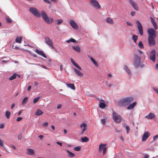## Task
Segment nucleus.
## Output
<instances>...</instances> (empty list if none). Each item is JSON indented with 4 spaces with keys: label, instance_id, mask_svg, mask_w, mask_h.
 I'll return each instance as SVG.
<instances>
[{
    "label": "nucleus",
    "instance_id": "1",
    "mask_svg": "<svg viewBox=\"0 0 158 158\" xmlns=\"http://www.w3.org/2000/svg\"><path fill=\"white\" fill-rule=\"evenodd\" d=\"M133 100L134 99L132 97H127L120 100L118 104L120 106H126L129 105Z\"/></svg>",
    "mask_w": 158,
    "mask_h": 158
},
{
    "label": "nucleus",
    "instance_id": "2",
    "mask_svg": "<svg viewBox=\"0 0 158 158\" xmlns=\"http://www.w3.org/2000/svg\"><path fill=\"white\" fill-rule=\"evenodd\" d=\"M41 15L44 21L47 23L51 24L53 21V19L52 18H49L46 13L43 10L41 11Z\"/></svg>",
    "mask_w": 158,
    "mask_h": 158
},
{
    "label": "nucleus",
    "instance_id": "3",
    "mask_svg": "<svg viewBox=\"0 0 158 158\" xmlns=\"http://www.w3.org/2000/svg\"><path fill=\"white\" fill-rule=\"evenodd\" d=\"M29 10L35 16L38 18L40 17V14L39 11L36 8L34 7H31L30 8Z\"/></svg>",
    "mask_w": 158,
    "mask_h": 158
},
{
    "label": "nucleus",
    "instance_id": "4",
    "mask_svg": "<svg viewBox=\"0 0 158 158\" xmlns=\"http://www.w3.org/2000/svg\"><path fill=\"white\" fill-rule=\"evenodd\" d=\"M113 118L114 120L117 123L121 122L122 120V117L117 114L115 111H113Z\"/></svg>",
    "mask_w": 158,
    "mask_h": 158
},
{
    "label": "nucleus",
    "instance_id": "5",
    "mask_svg": "<svg viewBox=\"0 0 158 158\" xmlns=\"http://www.w3.org/2000/svg\"><path fill=\"white\" fill-rule=\"evenodd\" d=\"M45 43L49 46L51 48L55 49V48L53 45V43L52 40L48 37H46L45 38Z\"/></svg>",
    "mask_w": 158,
    "mask_h": 158
},
{
    "label": "nucleus",
    "instance_id": "6",
    "mask_svg": "<svg viewBox=\"0 0 158 158\" xmlns=\"http://www.w3.org/2000/svg\"><path fill=\"white\" fill-rule=\"evenodd\" d=\"M155 38L151 35H149L148 37V44L150 46H154L155 44Z\"/></svg>",
    "mask_w": 158,
    "mask_h": 158
},
{
    "label": "nucleus",
    "instance_id": "7",
    "mask_svg": "<svg viewBox=\"0 0 158 158\" xmlns=\"http://www.w3.org/2000/svg\"><path fill=\"white\" fill-rule=\"evenodd\" d=\"M135 58L134 62V66L137 67L139 66L140 62V58L137 55H135Z\"/></svg>",
    "mask_w": 158,
    "mask_h": 158
},
{
    "label": "nucleus",
    "instance_id": "8",
    "mask_svg": "<svg viewBox=\"0 0 158 158\" xmlns=\"http://www.w3.org/2000/svg\"><path fill=\"white\" fill-rule=\"evenodd\" d=\"M106 145L105 144H101L99 146V151L101 152L103 150V155H104L106 152Z\"/></svg>",
    "mask_w": 158,
    "mask_h": 158
},
{
    "label": "nucleus",
    "instance_id": "9",
    "mask_svg": "<svg viewBox=\"0 0 158 158\" xmlns=\"http://www.w3.org/2000/svg\"><path fill=\"white\" fill-rule=\"evenodd\" d=\"M106 145L105 144H101L99 146V151L101 152L103 150V155H104L106 152Z\"/></svg>",
    "mask_w": 158,
    "mask_h": 158
},
{
    "label": "nucleus",
    "instance_id": "10",
    "mask_svg": "<svg viewBox=\"0 0 158 158\" xmlns=\"http://www.w3.org/2000/svg\"><path fill=\"white\" fill-rule=\"evenodd\" d=\"M136 23L139 33L140 35H143V29L142 25L140 22L138 20L136 21Z\"/></svg>",
    "mask_w": 158,
    "mask_h": 158
},
{
    "label": "nucleus",
    "instance_id": "11",
    "mask_svg": "<svg viewBox=\"0 0 158 158\" xmlns=\"http://www.w3.org/2000/svg\"><path fill=\"white\" fill-rule=\"evenodd\" d=\"M90 3L95 8L99 9L101 7L98 2L95 0H90Z\"/></svg>",
    "mask_w": 158,
    "mask_h": 158
},
{
    "label": "nucleus",
    "instance_id": "12",
    "mask_svg": "<svg viewBox=\"0 0 158 158\" xmlns=\"http://www.w3.org/2000/svg\"><path fill=\"white\" fill-rule=\"evenodd\" d=\"M150 133L148 131L145 132L142 137V140L143 142L146 141L150 135Z\"/></svg>",
    "mask_w": 158,
    "mask_h": 158
},
{
    "label": "nucleus",
    "instance_id": "13",
    "mask_svg": "<svg viewBox=\"0 0 158 158\" xmlns=\"http://www.w3.org/2000/svg\"><path fill=\"white\" fill-rule=\"evenodd\" d=\"M148 32L149 35L155 37L156 36V31L153 28H150L148 30Z\"/></svg>",
    "mask_w": 158,
    "mask_h": 158
},
{
    "label": "nucleus",
    "instance_id": "14",
    "mask_svg": "<svg viewBox=\"0 0 158 158\" xmlns=\"http://www.w3.org/2000/svg\"><path fill=\"white\" fill-rule=\"evenodd\" d=\"M129 2L135 10L137 11L139 10L138 7L134 1L132 0H129Z\"/></svg>",
    "mask_w": 158,
    "mask_h": 158
},
{
    "label": "nucleus",
    "instance_id": "15",
    "mask_svg": "<svg viewBox=\"0 0 158 158\" xmlns=\"http://www.w3.org/2000/svg\"><path fill=\"white\" fill-rule=\"evenodd\" d=\"M155 51L153 50L151 52V55L150 56V59L152 60L153 62H154L155 60Z\"/></svg>",
    "mask_w": 158,
    "mask_h": 158
},
{
    "label": "nucleus",
    "instance_id": "16",
    "mask_svg": "<svg viewBox=\"0 0 158 158\" xmlns=\"http://www.w3.org/2000/svg\"><path fill=\"white\" fill-rule=\"evenodd\" d=\"M69 23L72 27L75 29H78V27L77 23L73 20H71L69 22Z\"/></svg>",
    "mask_w": 158,
    "mask_h": 158
},
{
    "label": "nucleus",
    "instance_id": "17",
    "mask_svg": "<svg viewBox=\"0 0 158 158\" xmlns=\"http://www.w3.org/2000/svg\"><path fill=\"white\" fill-rule=\"evenodd\" d=\"M155 116V115L154 114L150 113L148 115L145 116V118L148 119H153Z\"/></svg>",
    "mask_w": 158,
    "mask_h": 158
},
{
    "label": "nucleus",
    "instance_id": "18",
    "mask_svg": "<svg viewBox=\"0 0 158 158\" xmlns=\"http://www.w3.org/2000/svg\"><path fill=\"white\" fill-rule=\"evenodd\" d=\"M35 52L38 54L42 56L44 58H47L46 56L44 54V52L43 51L39 50L36 49L35 50Z\"/></svg>",
    "mask_w": 158,
    "mask_h": 158
},
{
    "label": "nucleus",
    "instance_id": "19",
    "mask_svg": "<svg viewBox=\"0 0 158 158\" xmlns=\"http://www.w3.org/2000/svg\"><path fill=\"white\" fill-rule=\"evenodd\" d=\"M71 62L79 70H81L82 69L75 62V61L72 58H70Z\"/></svg>",
    "mask_w": 158,
    "mask_h": 158
},
{
    "label": "nucleus",
    "instance_id": "20",
    "mask_svg": "<svg viewBox=\"0 0 158 158\" xmlns=\"http://www.w3.org/2000/svg\"><path fill=\"white\" fill-rule=\"evenodd\" d=\"M74 70V72L78 76L81 77L83 75V74L80 71L78 70L77 69L74 68L73 69Z\"/></svg>",
    "mask_w": 158,
    "mask_h": 158
},
{
    "label": "nucleus",
    "instance_id": "21",
    "mask_svg": "<svg viewBox=\"0 0 158 158\" xmlns=\"http://www.w3.org/2000/svg\"><path fill=\"white\" fill-rule=\"evenodd\" d=\"M136 105V102H134L131 104H130L129 106L127 107L128 110H131L133 109Z\"/></svg>",
    "mask_w": 158,
    "mask_h": 158
},
{
    "label": "nucleus",
    "instance_id": "22",
    "mask_svg": "<svg viewBox=\"0 0 158 158\" xmlns=\"http://www.w3.org/2000/svg\"><path fill=\"white\" fill-rule=\"evenodd\" d=\"M80 127L82 129V130L81 132V134H82L85 131L86 128V125L85 123H83L80 126Z\"/></svg>",
    "mask_w": 158,
    "mask_h": 158
},
{
    "label": "nucleus",
    "instance_id": "23",
    "mask_svg": "<svg viewBox=\"0 0 158 158\" xmlns=\"http://www.w3.org/2000/svg\"><path fill=\"white\" fill-rule=\"evenodd\" d=\"M27 154L29 155H32L35 154L34 151L32 149L28 148L27 149Z\"/></svg>",
    "mask_w": 158,
    "mask_h": 158
},
{
    "label": "nucleus",
    "instance_id": "24",
    "mask_svg": "<svg viewBox=\"0 0 158 158\" xmlns=\"http://www.w3.org/2000/svg\"><path fill=\"white\" fill-rule=\"evenodd\" d=\"M23 37L22 36L17 37L15 39V42L17 43H21Z\"/></svg>",
    "mask_w": 158,
    "mask_h": 158
},
{
    "label": "nucleus",
    "instance_id": "25",
    "mask_svg": "<svg viewBox=\"0 0 158 158\" xmlns=\"http://www.w3.org/2000/svg\"><path fill=\"white\" fill-rule=\"evenodd\" d=\"M106 22L107 23H109L111 24H113L114 23V22L113 19L109 17H108L106 18Z\"/></svg>",
    "mask_w": 158,
    "mask_h": 158
},
{
    "label": "nucleus",
    "instance_id": "26",
    "mask_svg": "<svg viewBox=\"0 0 158 158\" xmlns=\"http://www.w3.org/2000/svg\"><path fill=\"white\" fill-rule=\"evenodd\" d=\"M72 48L74 50L78 52H80V48L78 46H73Z\"/></svg>",
    "mask_w": 158,
    "mask_h": 158
},
{
    "label": "nucleus",
    "instance_id": "27",
    "mask_svg": "<svg viewBox=\"0 0 158 158\" xmlns=\"http://www.w3.org/2000/svg\"><path fill=\"white\" fill-rule=\"evenodd\" d=\"M43 112L40 109H38L35 113V115L37 116H39L42 114Z\"/></svg>",
    "mask_w": 158,
    "mask_h": 158
},
{
    "label": "nucleus",
    "instance_id": "28",
    "mask_svg": "<svg viewBox=\"0 0 158 158\" xmlns=\"http://www.w3.org/2000/svg\"><path fill=\"white\" fill-rule=\"evenodd\" d=\"M28 100V98L27 97L24 98L22 102V104L23 106H24L27 103Z\"/></svg>",
    "mask_w": 158,
    "mask_h": 158
},
{
    "label": "nucleus",
    "instance_id": "29",
    "mask_svg": "<svg viewBox=\"0 0 158 158\" xmlns=\"http://www.w3.org/2000/svg\"><path fill=\"white\" fill-rule=\"evenodd\" d=\"M124 69L126 71V72L128 74L129 76H130L131 75V72L130 70L129 69L127 66L126 65L124 66Z\"/></svg>",
    "mask_w": 158,
    "mask_h": 158
},
{
    "label": "nucleus",
    "instance_id": "30",
    "mask_svg": "<svg viewBox=\"0 0 158 158\" xmlns=\"http://www.w3.org/2000/svg\"><path fill=\"white\" fill-rule=\"evenodd\" d=\"M67 85L69 88H71L73 90H75V87L74 86V85L73 84H66Z\"/></svg>",
    "mask_w": 158,
    "mask_h": 158
},
{
    "label": "nucleus",
    "instance_id": "31",
    "mask_svg": "<svg viewBox=\"0 0 158 158\" xmlns=\"http://www.w3.org/2000/svg\"><path fill=\"white\" fill-rule=\"evenodd\" d=\"M99 106L100 108L103 109L106 107V104L104 103L100 102L99 103Z\"/></svg>",
    "mask_w": 158,
    "mask_h": 158
},
{
    "label": "nucleus",
    "instance_id": "32",
    "mask_svg": "<svg viewBox=\"0 0 158 158\" xmlns=\"http://www.w3.org/2000/svg\"><path fill=\"white\" fill-rule=\"evenodd\" d=\"M17 76V74H16L15 73L12 76H11L9 78V79L10 80H12L16 78Z\"/></svg>",
    "mask_w": 158,
    "mask_h": 158
},
{
    "label": "nucleus",
    "instance_id": "33",
    "mask_svg": "<svg viewBox=\"0 0 158 158\" xmlns=\"http://www.w3.org/2000/svg\"><path fill=\"white\" fill-rule=\"evenodd\" d=\"M66 151L68 154V156L71 157H73L75 155L74 154L69 151V150H67Z\"/></svg>",
    "mask_w": 158,
    "mask_h": 158
},
{
    "label": "nucleus",
    "instance_id": "34",
    "mask_svg": "<svg viewBox=\"0 0 158 158\" xmlns=\"http://www.w3.org/2000/svg\"><path fill=\"white\" fill-rule=\"evenodd\" d=\"M5 115L7 118H9L10 115V112L9 111H6V112Z\"/></svg>",
    "mask_w": 158,
    "mask_h": 158
},
{
    "label": "nucleus",
    "instance_id": "35",
    "mask_svg": "<svg viewBox=\"0 0 158 158\" xmlns=\"http://www.w3.org/2000/svg\"><path fill=\"white\" fill-rule=\"evenodd\" d=\"M81 141L83 142H85L88 141H89L88 138L85 137L81 138Z\"/></svg>",
    "mask_w": 158,
    "mask_h": 158
},
{
    "label": "nucleus",
    "instance_id": "36",
    "mask_svg": "<svg viewBox=\"0 0 158 158\" xmlns=\"http://www.w3.org/2000/svg\"><path fill=\"white\" fill-rule=\"evenodd\" d=\"M90 59L94 64L96 66H98V65L97 62L92 57H90Z\"/></svg>",
    "mask_w": 158,
    "mask_h": 158
},
{
    "label": "nucleus",
    "instance_id": "37",
    "mask_svg": "<svg viewBox=\"0 0 158 158\" xmlns=\"http://www.w3.org/2000/svg\"><path fill=\"white\" fill-rule=\"evenodd\" d=\"M132 39L134 40V42L136 43V41L138 39V36L136 35H133Z\"/></svg>",
    "mask_w": 158,
    "mask_h": 158
},
{
    "label": "nucleus",
    "instance_id": "38",
    "mask_svg": "<svg viewBox=\"0 0 158 158\" xmlns=\"http://www.w3.org/2000/svg\"><path fill=\"white\" fill-rule=\"evenodd\" d=\"M138 46L139 48H140L141 49H143L144 48V46H143V44L142 42L141 41H140L139 42V43L138 44Z\"/></svg>",
    "mask_w": 158,
    "mask_h": 158
},
{
    "label": "nucleus",
    "instance_id": "39",
    "mask_svg": "<svg viewBox=\"0 0 158 158\" xmlns=\"http://www.w3.org/2000/svg\"><path fill=\"white\" fill-rule=\"evenodd\" d=\"M73 149L76 151H79L81 150V147L80 146H77L74 147Z\"/></svg>",
    "mask_w": 158,
    "mask_h": 158
},
{
    "label": "nucleus",
    "instance_id": "40",
    "mask_svg": "<svg viewBox=\"0 0 158 158\" xmlns=\"http://www.w3.org/2000/svg\"><path fill=\"white\" fill-rule=\"evenodd\" d=\"M40 97H38L37 98H35L33 100V102L34 103H36L40 99Z\"/></svg>",
    "mask_w": 158,
    "mask_h": 158
},
{
    "label": "nucleus",
    "instance_id": "41",
    "mask_svg": "<svg viewBox=\"0 0 158 158\" xmlns=\"http://www.w3.org/2000/svg\"><path fill=\"white\" fill-rule=\"evenodd\" d=\"M106 119V118L105 117L103 119H102L101 120V122L102 124H105Z\"/></svg>",
    "mask_w": 158,
    "mask_h": 158
},
{
    "label": "nucleus",
    "instance_id": "42",
    "mask_svg": "<svg viewBox=\"0 0 158 158\" xmlns=\"http://www.w3.org/2000/svg\"><path fill=\"white\" fill-rule=\"evenodd\" d=\"M6 21L7 23H11L12 21L9 17H7L6 18Z\"/></svg>",
    "mask_w": 158,
    "mask_h": 158
},
{
    "label": "nucleus",
    "instance_id": "43",
    "mask_svg": "<svg viewBox=\"0 0 158 158\" xmlns=\"http://www.w3.org/2000/svg\"><path fill=\"white\" fill-rule=\"evenodd\" d=\"M56 21H57V24H60L63 22L62 20V19H59V20H56Z\"/></svg>",
    "mask_w": 158,
    "mask_h": 158
},
{
    "label": "nucleus",
    "instance_id": "44",
    "mask_svg": "<svg viewBox=\"0 0 158 158\" xmlns=\"http://www.w3.org/2000/svg\"><path fill=\"white\" fill-rule=\"evenodd\" d=\"M4 145L3 141L0 139V146H3Z\"/></svg>",
    "mask_w": 158,
    "mask_h": 158
},
{
    "label": "nucleus",
    "instance_id": "45",
    "mask_svg": "<svg viewBox=\"0 0 158 158\" xmlns=\"http://www.w3.org/2000/svg\"><path fill=\"white\" fill-rule=\"evenodd\" d=\"M150 19L151 20V22L152 23V24L156 23L155 22V20L152 18V17H150Z\"/></svg>",
    "mask_w": 158,
    "mask_h": 158
},
{
    "label": "nucleus",
    "instance_id": "46",
    "mask_svg": "<svg viewBox=\"0 0 158 158\" xmlns=\"http://www.w3.org/2000/svg\"><path fill=\"white\" fill-rule=\"evenodd\" d=\"M126 129L127 130V133L128 134L129 132L130 127L129 126H127L126 127Z\"/></svg>",
    "mask_w": 158,
    "mask_h": 158
},
{
    "label": "nucleus",
    "instance_id": "47",
    "mask_svg": "<svg viewBox=\"0 0 158 158\" xmlns=\"http://www.w3.org/2000/svg\"><path fill=\"white\" fill-rule=\"evenodd\" d=\"M153 25V26L154 28L156 30L157 29V26L156 25V23L152 24Z\"/></svg>",
    "mask_w": 158,
    "mask_h": 158
},
{
    "label": "nucleus",
    "instance_id": "48",
    "mask_svg": "<svg viewBox=\"0 0 158 158\" xmlns=\"http://www.w3.org/2000/svg\"><path fill=\"white\" fill-rule=\"evenodd\" d=\"M22 134H20L18 136V139L19 140H20L22 139Z\"/></svg>",
    "mask_w": 158,
    "mask_h": 158
},
{
    "label": "nucleus",
    "instance_id": "49",
    "mask_svg": "<svg viewBox=\"0 0 158 158\" xmlns=\"http://www.w3.org/2000/svg\"><path fill=\"white\" fill-rule=\"evenodd\" d=\"M48 123L45 122L43 124V127H46L48 126Z\"/></svg>",
    "mask_w": 158,
    "mask_h": 158
},
{
    "label": "nucleus",
    "instance_id": "50",
    "mask_svg": "<svg viewBox=\"0 0 158 158\" xmlns=\"http://www.w3.org/2000/svg\"><path fill=\"white\" fill-rule=\"evenodd\" d=\"M23 118L22 117H18L16 119L17 121H19L22 119Z\"/></svg>",
    "mask_w": 158,
    "mask_h": 158
},
{
    "label": "nucleus",
    "instance_id": "51",
    "mask_svg": "<svg viewBox=\"0 0 158 158\" xmlns=\"http://www.w3.org/2000/svg\"><path fill=\"white\" fill-rule=\"evenodd\" d=\"M70 40L71 42L73 43H75L76 42V41L75 39L72 38L70 39Z\"/></svg>",
    "mask_w": 158,
    "mask_h": 158
},
{
    "label": "nucleus",
    "instance_id": "52",
    "mask_svg": "<svg viewBox=\"0 0 158 158\" xmlns=\"http://www.w3.org/2000/svg\"><path fill=\"white\" fill-rule=\"evenodd\" d=\"M126 23L128 25L130 26H132L133 25L131 23L129 22H127Z\"/></svg>",
    "mask_w": 158,
    "mask_h": 158
},
{
    "label": "nucleus",
    "instance_id": "53",
    "mask_svg": "<svg viewBox=\"0 0 158 158\" xmlns=\"http://www.w3.org/2000/svg\"><path fill=\"white\" fill-rule=\"evenodd\" d=\"M158 138V135H156L153 137V140L154 141V140H156V138Z\"/></svg>",
    "mask_w": 158,
    "mask_h": 158
},
{
    "label": "nucleus",
    "instance_id": "54",
    "mask_svg": "<svg viewBox=\"0 0 158 158\" xmlns=\"http://www.w3.org/2000/svg\"><path fill=\"white\" fill-rule=\"evenodd\" d=\"M4 124L2 123L1 124L0 126V128L1 129H2L4 128Z\"/></svg>",
    "mask_w": 158,
    "mask_h": 158
},
{
    "label": "nucleus",
    "instance_id": "55",
    "mask_svg": "<svg viewBox=\"0 0 158 158\" xmlns=\"http://www.w3.org/2000/svg\"><path fill=\"white\" fill-rule=\"evenodd\" d=\"M153 89L155 91V92L158 94V89H156V88L153 87Z\"/></svg>",
    "mask_w": 158,
    "mask_h": 158
},
{
    "label": "nucleus",
    "instance_id": "56",
    "mask_svg": "<svg viewBox=\"0 0 158 158\" xmlns=\"http://www.w3.org/2000/svg\"><path fill=\"white\" fill-rule=\"evenodd\" d=\"M62 106V105L61 104H59L57 106V109H60V108H61Z\"/></svg>",
    "mask_w": 158,
    "mask_h": 158
},
{
    "label": "nucleus",
    "instance_id": "57",
    "mask_svg": "<svg viewBox=\"0 0 158 158\" xmlns=\"http://www.w3.org/2000/svg\"><path fill=\"white\" fill-rule=\"evenodd\" d=\"M135 12L134 11H132L131 13V14L132 16H133L134 15H135Z\"/></svg>",
    "mask_w": 158,
    "mask_h": 158
},
{
    "label": "nucleus",
    "instance_id": "58",
    "mask_svg": "<svg viewBox=\"0 0 158 158\" xmlns=\"http://www.w3.org/2000/svg\"><path fill=\"white\" fill-rule=\"evenodd\" d=\"M44 1L46 3L48 4H50V1L49 0H44Z\"/></svg>",
    "mask_w": 158,
    "mask_h": 158
},
{
    "label": "nucleus",
    "instance_id": "59",
    "mask_svg": "<svg viewBox=\"0 0 158 158\" xmlns=\"http://www.w3.org/2000/svg\"><path fill=\"white\" fill-rule=\"evenodd\" d=\"M41 66L44 68V69H48V68L47 67H46V66H45V65H41Z\"/></svg>",
    "mask_w": 158,
    "mask_h": 158
},
{
    "label": "nucleus",
    "instance_id": "60",
    "mask_svg": "<svg viewBox=\"0 0 158 158\" xmlns=\"http://www.w3.org/2000/svg\"><path fill=\"white\" fill-rule=\"evenodd\" d=\"M56 143L59 145H60V146H62V143H60L59 142H56Z\"/></svg>",
    "mask_w": 158,
    "mask_h": 158
},
{
    "label": "nucleus",
    "instance_id": "61",
    "mask_svg": "<svg viewBox=\"0 0 158 158\" xmlns=\"http://www.w3.org/2000/svg\"><path fill=\"white\" fill-rule=\"evenodd\" d=\"M15 106V103H13L11 104V109H12Z\"/></svg>",
    "mask_w": 158,
    "mask_h": 158
},
{
    "label": "nucleus",
    "instance_id": "62",
    "mask_svg": "<svg viewBox=\"0 0 158 158\" xmlns=\"http://www.w3.org/2000/svg\"><path fill=\"white\" fill-rule=\"evenodd\" d=\"M63 70V68L62 67V64H61L60 65V70L61 71H62Z\"/></svg>",
    "mask_w": 158,
    "mask_h": 158
},
{
    "label": "nucleus",
    "instance_id": "63",
    "mask_svg": "<svg viewBox=\"0 0 158 158\" xmlns=\"http://www.w3.org/2000/svg\"><path fill=\"white\" fill-rule=\"evenodd\" d=\"M64 134L65 135H66L67 134V131L66 129H64Z\"/></svg>",
    "mask_w": 158,
    "mask_h": 158
},
{
    "label": "nucleus",
    "instance_id": "64",
    "mask_svg": "<svg viewBox=\"0 0 158 158\" xmlns=\"http://www.w3.org/2000/svg\"><path fill=\"white\" fill-rule=\"evenodd\" d=\"M148 157H149L148 156L147 154H146L145 155V156H144V158H148Z\"/></svg>",
    "mask_w": 158,
    "mask_h": 158
}]
</instances>
